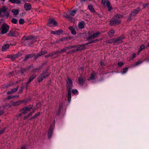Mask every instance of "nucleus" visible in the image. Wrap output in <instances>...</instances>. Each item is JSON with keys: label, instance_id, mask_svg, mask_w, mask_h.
<instances>
[{"label": "nucleus", "instance_id": "f257e3e1", "mask_svg": "<svg viewBox=\"0 0 149 149\" xmlns=\"http://www.w3.org/2000/svg\"><path fill=\"white\" fill-rule=\"evenodd\" d=\"M122 16L120 15H115L113 18L110 20L109 24L113 26L118 25L121 23V18Z\"/></svg>", "mask_w": 149, "mask_h": 149}, {"label": "nucleus", "instance_id": "f03ea898", "mask_svg": "<svg viewBox=\"0 0 149 149\" xmlns=\"http://www.w3.org/2000/svg\"><path fill=\"white\" fill-rule=\"evenodd\" d=\"M49 75V74L46 72H43L40 74V76L38 77V82L42 81L44 79Z\"/></svg>", "mask_w": 149, "mask_h": 149}, {"label": "nucleus", "instance_id": "7ed1b4c3", "mask_svg": "<svg viewBox=\"0 0 149 149\" xmlns=\"http://www.w3.org/2000/svg\"><path fill=\"white\" fill-rule=\"evenodd\" d=\"M1 33L3 34L6 33L8 31L9 26L6 24H3L1 27Z\"/></svg>", "mask_w": 149, "mask_h": 149}, {"label": "nucleus", "instance_id": "20e7f679", "mask_svg": "<svg viewBox=\"0 0 149 149\" xmlns=\"http://www.w3.org/2000/svg\"><path fill=\"white\" fill-rule=\"evenodd\" d=\"M33 107V105H29L28 107H24L21 110L22 113V114H25L27 113L28 112L30 111V110Z\"/></svg>", "mask_w": 149, "mask_h": 149}, {"label": "nucleus", "instance_id": "39448f33", "mask_svg": "<svg viewBox=\"0 0 149 149\" xmlns=\"http://www.w3.org/2000/svg\"><path fill=\"white\" fill-rule=\"evenodd\" d=\"M68 81H67V89L68 91H71L72 87V81L68 77Z\"/></svg>", "mask_w": 149, "mask_h": 149}, {"label": "nucleus", "instance_id": "423d86ee", "mask_svg": "<svg viewBox=\"0 0 149 149\" xmlns=\"http://www.w3.org/2000/svg\"><path fill=\"white\" fill-rule=\"evenodd\" d=\"M102 3L105 6H106L108 10L110 11L112 8L110 6V3L107 0H102Z\"/></svg>", "mask_w": 149, "mask_h": 149}, {"label": "nucleus", "instance_id": "0eeeda50", "mask_svg": "<svg viewBox=\"0 0 149 149\" xmlns=\"http://www.w3.org/2000/svg\"><path fill=\"white\" fill-rule=\"evenodd\" d=\"M85 49V45L84 44L77 45V49L72 50V52H76L78 51L81 50Z\"/></svg>", "mask_w": 149, "mask_h": 149}, {"label": "nucleus", "instance_id": "6e6552de", "mask_svg": "<svg viewBox=\"0 0 149 149\" xmlns=\"http://www.w3.org/2000/svg\"><path fill=\"white\" fill-rule=\"evenodd\" d=\"M124 37L123 36H121L120 37H118L116 38H114L115 43L114 45L116 44H119L122 43L123 42L122 40L124 39Z\"/></svg>", "mask_w": 149, "mask_h": 149}, {"label": "nucleus", "instance_id": "1a4fd4ad", "mask_svg": "<svg viewBox=\"0 0 149 149\" xmlns=\"http://www.w3.org/2000/svg\"><path fill=\"white\" fill-rule=\"evenodd\" d=\"M57 24V22L53 19H52L49 20L48 23V25L50 27L55 26Z\"/></svg>", "mask_w": 149, "mask_h": 149}, {"label": "nucleus", "instance_id": "9d476101", "mask_svg": "<svg viewBox=\"0 0 149 149\" xmlns=\"http://www.w3.org/2000/svg\"><path fill=\"white\" fill-rule=\"evenodd\" d=\"M8 8L5 6H3L0 9V14L2 13H3V14L6 15L7 17H8L9 16V13L7 11Z\"/></svg>", "mask_w": 149, "mask_h": 149}, {"label": "nucleus", "instance_id": "9b49d317", "mask_svg": "<svg viewBox=\"0 0 149 149\" xmlns=\"http://www.w3.org/2000/svg\"><path fill=\"white\" fill-rule=\"evenodd\" d=\"M101 33L99 31L94 33L91 36H89L88 38V39H94L95 38L97 37Z\"/></svg>", "mask_w": 149, "mask_h": 149}, {"label": "nucleus", "instance_id": "f8f14e48", "mask_svg": "<svg viewBox=\"0 0 149 149\" xmlns=\"http://www.w3.org/2000/svg\"><path fill=\"white\" fill-rule=\"evenodd\" d=\"M141 8L139 7L137 8L132 12L131 14V16H135L140 11Z\"/></svg>", "mask_w": 149, "mask_h": 149}, {"label": "nucleus", "instance_id": "ddd939ff", "mask_svg": "<svg viewBox=\"0 0 149 149\" xmlns=\"http://www.w3.org/2000/svg\"><path fill=\"white\" fill-rule=\"evenodd\" d=\"M51 33L54 34L60 35L63 33V30L61 29H59L57 31H51Z\"/></svg>", "mask_w": 149, "mask_h": 149}, {"label": "nucleus", "instance_id": "4468645a", "mask_svg": "<svg viewBox=\"0 0 149 149\" xmlns=\"http://www.w3.org/2000/svg\"><path fill=\"white\" fill-rule=\"evenodd\" d=\"M24 7L26 10H30L31 8V6L30 3H26L24 5Z\"/></svg>", "mask_w": 149, "mask_h": 149}, {"label": "nucleus", "instance_id": "2eb2a0df", "mask_svg": "<svg viewBox=\"0 0 149 149\" xmlns=\"http://www.w3.org/2000/svg\"><path fill=\"white\" fill-rule=\"evenodd\" d=\"M85 24V22L83 21L80 22H79L78 24V27L79 29H82L84 28Z\"/></svg>", "mask_w": 149, "mask_h": 149}, {"label": "nucleus", "instance_id": "dca6fc26", "mask_svg": "<svg viewBox=\"0 0 149 149\" xmlns=\"http://www.w3.org/2000/svg\"><path fill=\"white\" fill-rule=\"evenodd\" d=\"M23 101L22 100H19L16 102H13L12 105L13 106H16L20 104L21 103H23Z\"/></svg>", "mask_w": 149, "mask_h": 149}, {"label": "nucleus", "instance_id": "f3484780", "mask_svg": "<svg viewBox=\"0 0 149 149\" xmlns=\"http://www.w3.org/2000/svg\"><path fill=\"white\" fill-rule=\"evenodd\" d=\"M69 29L71 33L74 35L76 34V32L72 26H70L69 27Z\"/></svg>", "mask_w": 149, "mask_h": 149}, {"label": "nucleus", "instance_id": "a211bd4d", "mask_svg": "<svg viewBox=\"0 0 149 149\" xmlns=\"http://www.w3.org/2000/svg\"><path fill=\"white\" fill-rule=\"evenodd\" d=\"M34 56V54H32L26 55L25 56L24 60H26L29 59L31 58H32Z\"/></svg>", "mask_w": 149, "mask_h": 149}, {"label": "nucleus", "instance_id": "6ab92c4d", "mask_svg": "<svg viewBox=\"0 0 149 149\" xmlns=\"http://www.w3.org/2000/svg\"><path fill=\"white\" fill-rule=\"evenodd\" d=\"M9 45L8 44H6L3 45L2 48V50L3 51H6L9 47Z\"/></svg>", "mask_w": 149, "mask_h": 149}, {"label": "nucleus", "instance_id": "aec40b11", "mask_svg": "<svg viewBox=\"0 0 149 149\" xmlns=\"http://www.w3.org/2000/svg\"><path fill=\"white\" fill-rule=\"evenodd\" d=\"M115 33V31L113 30H111L108 32V34L109 36L110 37H112L114 35V34Z\"/></svg>", "mask_w": 149, "mask_h": 149}, {"label": "nucleus", "instance_id": "412c9836", "mask_svg": "<svg viewBox=\"0 0 149 149\" xmlns=\"http://www.w3.org/2000/svg\"><path fill=\"white\" fill-rule=\"evenodd\" d=\"M21 55V54L19 53H18L17 54H15L13 56H11L10 58H18L19 56Z\"/></svg>", "mask_w": 149, "mask_h": 149}, {"label": "nucleus", "instance_id": "4be33fe9", "mask_svg": "<svg viewBox=\"0 0 149 149\" xmlns=\"http://www.w3.org/2000/svg\"><path fill=\"white\" fill-rule=\"evenodd\" d=\"M19 10L16 9H13L12 10V12L15 15H17L18 14Z\"/></svg>", "mask_w": 149, "mask_h": 149}, {"label": "nucleus", "instance_id": "5701e85b", "mask_svg": "<svg viewBox=\"0 0 149 149\" xmlns=\"http://www.w3.org/2000/svg\"><path fill=\"white\" fill-rule=\"evenodd\" d=\"M40 112H38L37 113H35L34 116H33V117H32L30 118V120H31L32 119H35L38 116H39L40 115Z\"/></svg>", "mask_w": 149, "mask_h": 149}, {"label": "nucleus", "instance_id": "b1692460", "mask_svg": "<svg viewBox=\"0 0 149 149\" xmlns=\"http://www.w3.org/2000/svg\"><path fill=\"white\" fill-rule=\"evenodd\" d=\"M76 10H71L70 11V15L73 16L77 12Z\"/></svg>", "mask_w": 149, "mask_h": 149}, {"label": "nucleus", "instance_id": "393cba45", "mask_svg": "<svg viewBox=\"0 0 149 149\" xmlns=\"http://www.w3.org/2000/svg\"><path fill=\"white\" fill-rule=\"evenodd\" d=\"M53 132V130L52 129H50L48 132V136L49 138H50L51 137L52 134Z\"/></svg>", "mask_w": 149, "mask_h": 149}, {"label": "nucleus", "instance_id": "a878e982", "mask_svg": "<svg viewBox=\"0 0 149 149\" xmlns=\"http://www.w3.org/2000/svg\"><path fill=\"white\" fill-rule=\"evenodd\" d=\"M95 74L92 73L91 74V77L89 78L88 79V80L89 81L91 80H93L95 79Z\"/></svg>", "mask_w": 149, "mask_h": 149}, {"label": "nucleus", "instance_id": "bb28decb", "mask_svg": "<svg viewBox=\"0 0 149 149\" xmlns=\"http://www.w3.org/2000/svg\"><path fill=\"white\" fill-rule=\"evenodd\" d=\"M78 81L79 84L81 85L82 84L83 81V80L82 77L80 76L78 78Z\"/></svg>", "mask_w": 149, "mask_h": 149}, {"label": "nucleus", "instance_id": "cd10ccee", "mask_svg": "<svg viewBox=\"0 0 149 149\" xmlns=\"http://www.w3.org/2000/svg\"><path fill=\"white\" fill-rule=\"evenodd\" d=\"M62 107V104H60L58 106V112L56 114L57 115H59L61 111V109Z\"/></svg>", "mask_w": 149, "mask_h": 149}, {"label": "nucleus", "instance_id": "c85d7f7f", "mask_svg": "<svg viewBox=\"0 0 149 149\" xmlns=\"http://www.w3.org/2000/svg\"><path fill=\"white\" fill-rule=\"evenodd\" d=\"M36 77V74H34L30 76L29 78V80H30V81H32L33 79L35 78Z\"/></svg>", "mask_w": 149, "mask_h": 149}, {"label": "nucleus", "instance_id": "c756f323", "mask_svg": "<svg viewBox=\"0 0 149 149\" xmlns=\"http://www.w3.org/2000/svg\"><path fill=\"white\" fill-rule=\"evenodd\" d=\"M112 42L115 43L114 38L109 40L106 41V43H111Z\"/></svg>", "mask_w": 149, "mask_h": 149}, {"label": "nucleus", "instance_id": "7c9ffc66", "mask_svg": "<svg viewBox=\"0 0 149 149\" xmlns=\"http://www.w3.org/2000/svg\"><path fill=\"white\" fill-rule=\"evenodd\" d=\"M68 101L69 102H70V101L71 99V91H68Z\"/></svg>", "mask_w": 149, "mask_h": 149}, {"label": "nucleus", "instance_id": "2f4dec72", "mask_svg": "<svg viewBox=\"0 0 149 149\" xmlns=\"http://www.w3.org/2000/svg\"><path fill=\"white\" fill-rule=\"evenodd\" d=\"M41 69V68H36L34 69L33 71L34 72H40V70Z\"/></svg>", "mask_w": 149, "mask_h": 149}, {"label": "nucleus", "instance_id": "473e14b6", "mask_svg": "<svg viewBox=\"0 0 149 149\" xmlns=\"http://www.w3.org/2000/svg\"><path fill=\"white\" fill-rule=\"evenodd\" d=\"M145 46L144 45H141L140 46V48L139 50V53L141 52L142 50L145 48Z\"/></svg>", "mask_w": 149, "mask_h": 149}, {"label": "nucleus", "instance_id": "72a5a7b5", "mask_svg": "<svg viewBox=\"0 0 149 149\" xmlns=\"http://www.w3.org/2000/svg\"><path fill=\"white\" fill-rule=\"evenodd\" d=\"M54 55V53L53 52L45 55V58H48L50 57H51Z\"/></svg>", "mask_w": 149, "mask_h": 149}, {"label": "nucleus", "instance_id": "f704fd0d", "mask_svg": "<svg viewBox=\"0 0 149 149\" xmlns=\"http://www.w3.org/2000/svg\"><path fill=\"white\" fill-rule=\"evenodd\" d=\"M89 9L93 12L95 11V10L93 7V6L91 5H90L88 6Z\"/></svg>", "mask_w": 149, "mask_h": 149}, {"label": "nucleus", "instance_id": "c9c22d12", "mask_svg": "<svg viewBox=\"0 0 149 149\" xmlns=\"http://www.w3.org/2000/svg\"><path fill=\"white\" fill-rule=\"evenodd\" d=\"M11 22L13 23L16 24L17 23V21L16 19L13 18L11 20Z\"/></svg>", "mask_w": 149, "mask_h": 149}, {"label": "nucleus", "instance_id": "e433bc0d", "mask_svg": "<svg viewBox=\"0 0 149 149\" xmlns=\"http://www.w3.org/2000/svg\"><path fill=\"white\" fill-rule=\"evenodd\" d=\"M24 22V20L23 19H20L19 20V23L20 24H22Z\"/></svg>", "mask_w": 149, "mask_h": 149}, {"label": "nucleus", "instance_id": "4c0bfd02", "mask_svg": "<svg viewBox=\"0 0 149 149\" xmlns=\"http://www.w3.org/2000/svg\"><path fill=\"white\" fill-rule=\"evenodd\" d=\"M128 70V68H123V71L122 72V74H125V73Z\"/></svg>", "mask_w": 149, "mask_h": 149}, {"label": "nucleus", "instance_id": "58836bf2", "mask_svg": "<svg viewBox=\"0 0 149 149\" xmlns=\"http://www.w3.org/2000/svg\"><path fill=\"white\" fill-rule=\"evenodd\" d=\"M15 33L13 31H10L8 33V35L10 36H14Z\"/></svg>", "mask_w": 149, "mask_h": 149}, {"label": "nucleus", "instance_id": "ea45409f", "mask_svg": "<svg viewBox=\"0 0 149 149\" xmlns=\"http://www.w3.org/2000/svg\"><path fill=\"white\" fill-rule=\"evenodd\" d=\"M34 38V36H29L27 38H26V39L27 40H31L33 38Z\"/></svg>", "mask_w": 149, "mask_h": 149}, {"label": "nucleus", "instance_id": "a19ab883", "mask_svg": "<svg viewBox=\"0 0 149 149\" xmlns=\"http://www.w3.org/2000/svg\"><path fill=\"white\" fill-rule=\"evenodd\" d=\"M72 92L74 94H75L78 93V91L76 89H73L72 91Z\"/></svg>", "mask_w": 149, "mask_h": 149}, {"label": "nucleus", "instance_id": "79ce46f5", "mask_svg": "<svg viewBox=\"0 0 149 149\" xmlns=\"http://www.w3.org/2000/svg\"><path fill=\"white\" fill-rule=\"evenodd\" d=\"M17 89H18V88H15L13 89H12L11 90V91H12V92H13V93L16 92V91H17Z\"/></svg>", "mask_w": 149, "mask_h": 149}, {"label": "nucleus", "instance_id": "37998d69", "mask_svg": "<svg viewBox=\"0 0 149 149\" xmlns=\"http://www.w3.org/2000/svg\"><path fill=\"white\" fill-rule=\"evenodd\" d=\"M14 98V96L11 95L7 97V99L8 100H10L12 98Z\"/></svg>", "mask_w": 149, "mask_h": 149}, {"label": "nucleus", "instance_id": "c03bdc74", "mask_svg": "<svg viewBox=\"0 0 149 149\" xmlns=\"http://www.w3.org/2000/svg\"><path fill=\"white\" fill-rule=\"evenodd\" d=\"M35 112V111L34 110H33V111L30 112V113L28 114L29 116L32 115V114L34 113Z\"/></svg>", "mask_w": 149, "mask_h": 149}, {"label": "nucleus", "instance_id": "a18cd8bd", "mask_svg": "<svg viewBox=\"0 0 149 149\" xmlns=\"http://www.w3.org/2000/svg\"><path fill=\"white\" fill-rule=\"evenodd\" d=\"M35 112V111L34 110H33V111L30 112V113L28 114L29 116L32 115V114L34 113Z\"/></svg>", "mask_w": 149, "mask_h": 149}, {"label": "nucleus", "instance_id": "49530a36", "mask_svg": "<svg viewBox=\"0 0 149 149\" xmlns=\"http://www.w3.org/2000/svg\"><path fill=\"white\" fill-rule=\"evenodd\" d=\"M42 55V53L41 52H40L39 53H38V54L36 56V57L37 58L39 56H40Z\"/></svg>", "mask_w": 149, "mask_h": 149}, {"label": "nucleus", "instance_id": "de8ad7c7", "mask_svg": "<svg viewBox=\"0 0 149 149\" xmlns=\"http://www.w3.org/2000/svg\"><path fill=\"white\" fill-rule=\"evenodd\" d=\"M66 51V50L65 48H63V49H62L61 50H60V52H61V53H62L65 52Z\"/></svg>", "mask_w": 149, "mask_h": 149}, {"label": "nucleus", "instance_id": "09e8293b", "mask_svg": "<svg viewBox=\"0 0 149 149\" xmlns=\"http://www.w3.org/2000/svg\"><path fill=\"white\" fill-rule=\"evenodd\" d=\"M98 40H91L89 42L90 43H93L97 41Z\"/></svg>", "mask_w": 149, "mask_h": 149}, {"label": "nucleus", "instance_id": "8fccbe9b", "mask_svg": "<svg viewBox=\"0 0 149 149\" xmlns=\"http://www.w3.org/2000/svg\"><path fill=\"white\" fill-rule=\"evenodd\" d=\"M42 55H44L47 53V52L46 50H45L44 51L41 52Z\"/></svg>", "mask_w": 149, "mask_h": 149}, {"label": "nucleus", "instance_id": "3c124183", "mask_svg": "<svg viewBox=\"0 0 149 149\" xmlns=\"http://www.w3.org/2000/svg\"><path fill=\"white\" fill-rule=\"evenodd\" d=\"M123 65V63L121 62H120L118 63V65L119 66L121 67Z\"/></svg>", "mask_w": 149, "mask_h": 149}, {"label": "nucleus", "instance_id": "603ef678", "mask_svg": "<svg viewBox=\"0 0 149 149\" xmlns=\"http://www.w3.org/2000/svg\"><path fill=\"white\" fill-rule=\"evenodd\" d=\"M25 71V70L24 68H22L21 70V72L22 73H24Z\"/></svg>", "mask_w": 149, "mask_h": 149}, {"label": "nucleus", "instance_id": "864d4df0", "mask_svg": "<svg viewBox=\"0 0 149 149\" xmlns=\"http://www.w3.org/2000/svg\"><path fill=\"white\" fill-rule=\"evenodd\" d=\"M141 63H142V62H141V61L137 62L136 63V64H135V65H136H136H139L141 64Z\"/></svg>", "mask_w": 149, "mask_h": 149}, {"label": "nucleus", "instance_id": "5fc2aeb1", "mask_svg": "<svg viewBox=\"0 0 149 149\" xmlns=\"http://www.w3.org/2000/svg\"><path fill=\"white\" fill-rule=\"evenodd\" d=\"M8 95H9L13 93V92L11 90L10 91H8L6 93Z\"/></svg>", "mask_w": 149, "mask_h": 149}, {"label": "nucleus", "instance_id": "6e6d98bb", "mask_svg": "<svg viewBox=\"0 0 149 149\" xmlns=\"http://www.w3.org/2000/svg\"><path fill=\"white\" fill-rule=\"evenodd\" d=\"M53 53H54V55L58 53H61L60 52V51H56L55 52H53Z\"/></svg>", "mask_w": 149, "mask_h": 149}, {"label": "nucleus", "instance_id": "4d7b16f0", "mask_svg": "<svg viewBox=\"0 0 149 149\" xmlns=\"http://www.w3.org/2000/svg\"><path fill=\"white\" fill-rule=\"evenodd\" d=\"M26 148L25 146L23 145L21 147V149H26Z\"/></svg>", "mask_w": 149, "mask_h": 149}, {"label": "nucleus", "instance_id": "13d9d810", "mask_svg": "<svg viewBox=\"0 0 149 149\" xmlns=\"http://www.w3.org/2000/svg\"><path fill=\"white\" fill-rule=\"evenodd\" d=\"M5 129H3V130H2L0 131V134H3L4 132Z\"/></svg>", "mask_w": 149, "mask_h": 149}, {"label": "nucleus", "instance_id": "bf43d9fd", "mask_svg": "<svg viewBox=\"0 0 149 149\" xmlns=\"http://www.w3.org/2000/svg\"><path fill=\"white\" fill-rule=\"evenodd\" d=\"M29 117V115H28V114L27 115L25 116L24 118V120H25L26 119V118H28Z\"/></svg>", "mask_w": 149, "mask_h": 149}, {"label": "nucleus", "instance_id": "052dcab7", "mask_svg": "<svg viewBox=\"0 0 149 149\" xmlns=\"http://www.w3.org/2000/svg\"><path fill=\"white\" fill-rule=\"evenodd\" d=\"M4 112L3 110H0V116L2 115Z\"/></svg>", "mask_w": 149, "mask_h": 149}, {"label": "nucleus", "instance_id": "680f3d73", "mask_svg": "<svg viewBox=\"0 0 149 149\" xmlns=\"http://www.w3.org/2000/svg\"><path fill=\"white\" fill-rule=\"evenodd\" d=\"M65 48L66 50L67 51L68 50L71 49V47H70V46H68L65 47Z\"/></svg>", "mask_w": 149, "mask_h": 149}, {"label": "nucleus", "instance_id": "e2e57ef3", "mask_svg": "<svg viewBox=\"0 0 149 149\" xmlns=\"http://www.w3.org/2000/svg\"><path fill=\"white\" fill-rule=\"evenodd\" d=\"M148 5V4L147 3H146L145 4H144L143 5V8H146V7Z\"/></svg>", "mask_w": 149, "mask_h": 149}, {"label": "nucleus", "instance_id": "0e129e2a", "mask_svg": "<svg viewBox=\"0 0 149 149\" xmlns=\"http://www.w3.org/2000/svg\"><path fill=\"white\" fill-rule=\"evenodd\" d=\"M65 17L67 18L69 21H71L70 17H69V16L67 15L65 16Z\"/></svg>", "mask_w": 149, "mask_h": 149}, {"label": "nucleus", "instance_id": "69168bd1", "mask_svg": "<svg viewBox=\"0 0 149 149\" xmlns=\"http://www.w3.org/2000/svg\"><path fill=\"white\" fill-rule=\"evenodd\" d=\"M100 65L102 66H103L104 65V63H103V62L102 61L100 62Z\"/></svg>", "mask_w": 149, "mask_h": 149}, {"label": "nucleus", "instance_id": "338daca9", "mask_svg": "<svg viewBox=\"0 0 149 149\" xmlns=\"http://www.w3.org/2000/svg\"><path fill=\"white\" fill-rule=\"evenodd\" d=\"M136 56V54H132V59H134L135 57Z\"/></svg>", "mask_w": 149, "mask_h": 149}, {"label": "nucleus", "instance_id": "774afa93", "mask_svg": "<svg viewBox=\"0 0 149 149\" xmlns=\"http://www.w3.org/2000/svg\"><path fill=\"white\" fill-rule=\"evenodd\" d=\"M71 47V49L72 48H76L77 47V45H73L72 46H70Z\"/></svg>", "mask_w": 149, "mask_h": 149}]
</instances>
